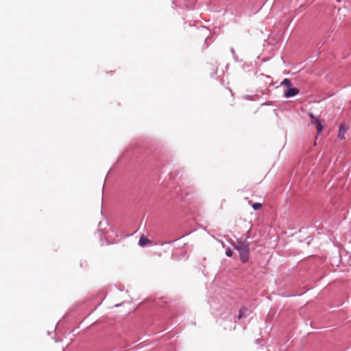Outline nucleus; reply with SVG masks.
<instances>
[{
	"mask_svg": "<svg viewBox=\"0 0 351 351\" xmlns=\"http://www.w3.org/2000/svg\"><path fill=\"white\" fill-rule=\"evenodd\" d=\"M229 243L232 246L233 249L238 251L240 256V261L243 263L248 262L250 258V244L242 238L238 239L237 242L231 240Z\"/></svg>",
	"mask_w": 351,
	"mask_h": 351,
	"instance_id": "1",
	"label": "nucleus"
},
{
	"mask_svg": "<svg viewBox=\"0 0 351 351\" xmlns=\"http://www.w3.org/2000/svg\"><path fill=\"white\" fill-rule=\"evenodd\" d=\"M300 90L298 88L294 87L293 85L290 87H288L284 91V97L285 98H291L296 96L299 93Z\"/></svg>",
	"mask_w": 351,
	"mask_h": 351,
	"instance_id": "2",
	"label": "nucleus"
},
{
	"mask_svg": "<svg viewBox=\"0 0 351 351\" xmlns=\"http://www.w3.org/2000/svg\"><path fill=\"white\" fill-rule=\"evenodd\" d=\"M348 128L345 123H341L339 126L338 138L340 140L345 138V134L348 131Z\"/></svg>",
	"mask_w": 351,
	"mask_h": 351,
	"instance_id": "3",
	"label": "nucleus"
},
{
	"mask_svg": "<svg viewBox=\"0 0 351 351\" xmlns=\"http://www.w3.org/2000/svg\"><path fill=\"white\" fill-rule=\"evenodd\" d=\"M148 243H151L150 240L144 235H141L139 238L138 244L141 247H145Z\"/></svg>",
	"mask_w": 351,
	"mask_h": 351,
	"instance_id": "4",
	"label": "nucleus"
},
{
	"mask_svg": "<svg viewBox=\"0 0 351 351\" xmlns=\"http://www.w3.org/2000/svg\"><path fill=\"white\" fill-rule=\"evenodd\" d=\"M315 127H316V130L318 134H320L323 129H324V124L322 123V121L320 120H315Z\"/></svg>",
	"mask_w": 351,
	"mask_h": 351,
	"instance_id": "5",
	"label": "nucleus"
},
{
	"mask_svg": "<svg viewBox=\"0 0 351 351\" xmlns=\"http://www.w3.org/2000/svg\"><path fill=\"white\" fill-rule=\"evenodd\" d=\"M251 67H252V63H244L242 64L241 68L245 72H250L251 70Z\"/></svg>",
	"mask_w": 351,
	"mask_h": 351,
	"instance_id": "6",
	"label": "nucleus"
},
{
	"mask_svg": "<svg viewBox=\"0 0 351 351\" xmlns=\"http://www.w3.org/2000/svg\"><path fill=\"white\" fill-rule=\"evenodd\" d=\"M281 86H286L288 87L291 86L293 84L289 78H285L280 83Z\"/></svg>",
	"mask_w": 351,
	"mask_h": 351,
	"instance_id": "7",
	"label": "nucleus"
},
{
	"mask_svg": "<svg viewBox=\"0 0 351 351\" xmlns=\"http://www.w3.org/2000/svg\"><path fill=\"white\" fill-rule=\"evenodd\" d=\"M252 207L254 210H258L262 207V204L256 202L252 204Z\"/></svg>",
	"mask_w": 351,
	"mask_h": 351,
	"instance_id": "8",
	"label": "nucleus"
},
{
	"mask_svg": "<svg viewBox=\"0 0 351 351\" xmlns=\"http://www.w3.org/2000/svg\"><path fill=\"white\" fill-rule=\"evenodd\" d=\"M308 117L311 119L312 123H315V120H319L312 112L308 113Z\"/></svg>",
	"mask_w": 351,
	"mask_h": 351,
	"instance_id": "9",
	"label": "nucleus"
},
{
	"mask_svg": "<svg viewBox=\"0 0 351 351\" xmlns=\"http://www.w3.org/2000/svg\"><path fill=\"white\" fill-rule=\"evenodd\" d=\"M226 255L228 256V257H231L232 256V250L230 247H228V249H226Z\"/></svg>",
	"mask_w": 351,
	"mask_h": 351,
	"instance_id": "10",
	"label": "nucleus"
},
{
	"mask_svg": "<svg viewBox=\"0 0 351 351\" xmlns=\"http://www.w3.org/2000/svg\"><path fill=\"white\" fill-rule=\"evenodd\" d=\"M243 309L241 308L240 311H239V315H238V318L239 319H241L242 317H243Z\"/></svg>",
	"mask_w": 351,
	"mask_h": 351,
	"instance_id": "11",
	"label": "nucleus"
},
{
	"mask_svg": "<svg viewBox=\"0 0 351 351\" xmlns=\"http://www.w3.org/2000/svg\"><path fill=\"white\" fill-rule=\"evenodd\" d=\"M233 58L236 62H240L239 58L236 55H233Z\"/></svg>",
	"mask_w": 351,
	"mask_h": 351,
	"instance_id": "12",
	"label": "nucleus"
},
{
	"mask_svg": "<svg viewBox=\"0 0 351 351\" xmlns=\"http://www.w3.org/2000/svg\"><path fill=\"white\" fill-rule=\"evenodd\" d=\"M176 241H177V239H175V240H173V241H166V242L164 243V244H169V243H173V242H174ZM162 245H163V243Z\"/></svg>",
	"mask_w": 351,
	"mask_h": 351,
	"instance_id": "13",
	"label": "nucleus"
},
{
	"mask_svg": "<svg viewBox=\"0 0 351 351\" xmlns=\"http://www.w3.org/2000/svg\"><path fill=\"white\" fill-rule=\"evenodd\" d=\"M209 303L210 304V306H211L212 308H215L216 310H219V311L220 310L218 307L213 306L211 301H209Z\"/></svg>",
	"mask_w": 351,
	"mask_h": 351,
	"instance_id": "14",
	"label": "nucleus"
},
{
	"mask_svg": "<svg viewBox=\"0 0 351 351\" xmlns=\"http://www.w3.org/2000/svg\"><path fill=\"white\" fill-rule=\"evenodd\" d=\"M230 51H231V53H232V55H235V51H234V48H232H232L230 49Z\"/></svg>",
	"mask_w": 351,
	"mask_h": 351,
	"instance_id": "15",
	"label": "nucleus"
},
{
	"mask_svg": "<svg viewBox=\"0 0 351 351\" xmlns=\"http://www.w3.org/2000/svg\"><path fill=\"white\" fill-rule=\"evenodd\" d=\"M216 73H217V71L215 70L214 73L210 74L211 77H214Z\"/></svg>",
	"mask_w": 351,
	"mask_h": 351,
	"instance_id": "16",
	"label": "nucleus"
},
{
	"mask_svg": "<svg viewBox=\"0 0 351 351\" xmlns=\"http://www.w3.org/2000/svg\"><path fill=\"white\" fill-rule=\"evenodd\" d=\"M121 305V304H116V305H114V306H115V307H119V306H120Z\"/></svg>",
	"mask_w": 351,
	"mask_h": 351,
	"instance_id": "17",
	"label": "nucleus"
},
{
	"mask_svg": "<svg viewBox=\"0 0 351 351\" xmlns=\"http://www.w3.org/2000/svg\"><path fill=\"white\" fill-rule=\"evenodd\" d=\"M55 341H56V342H58V341H59V340H58V339H55Z\"/></svg>",
	"mask_w": 351,
	"mask_h": 351,
	"instance_id": "18",
	"label": "nucleus"
}]
</instances>
